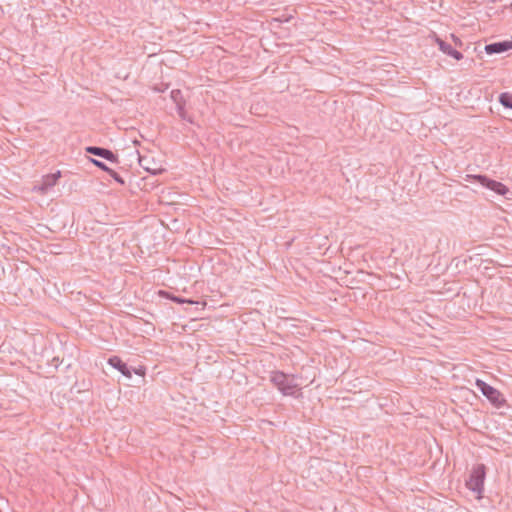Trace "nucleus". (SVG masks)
<instances>
[{"label":"nucleus","instance_id":"f257e3e1","mask_svg":"<svg viewBox=\"0 0 512 512\" xmlns=\"http://www.w3.org/2000/svg\"><path fill=\"white\" fill-rule=\"evenodd\" d=\"M270 381L285 396H295L296 392L299 390V386L295 382V376L288 375L282 371H272Z\"/></svg>","mask_w":512,"mask_h":512},{"label":"nucleus","instance_id":"f03ea898","mask_svg":"<svg viewBox=\"0 0 512 512\" xmlns=\"http://www.w3.org/2000/svg\"><path fill=\"white\" fill-rule=\"evenodd\" d=\"M485 477L486 466L484 464H477L472 468L469 479L466 481L467 488L477 493L478 498L481 497L484 491Z\"/></svg>","mask_w":512,"mask_h":512},{"label":"nucleus","instance_id":"7ed1b4c3","mask_svg":"<svg viewBox=\"0 0 512 512\" xmlns=\"http://www.w3.org/2000/svg\"><path fill=\"white\" fill-rule=\"evenodd\" d=\"M465 180L467 181H477L478 183H480L482 186L494 191L495 193L499 194V195H502V196H506L508 193H509V188L504 185L503 183L501 182H498L496 180H493V179H490L489 177H487L486 175H472V174H467L466 177H465Z\"/></svg>","mask_w":512,"mask_h":512},{"label":"nucleus","instance_id":"20e7f679","mask_svg":"<svg viewBox=\"0 0 512 512\" xmlns=\"http://www.w3.org/2000/svg\"><path fill=\"white\" fill-rule=\"evenodd\" d=\"M476 387L493 405L500 407L505 402L503 395L497 389L487 384L485 381L477 379Z\"/></svg>","mask_w":512,"mask_h":512},{"label":"nucleus","instance_id":"39448f33","mask_svg":"<svg viewBox=\"0 0 512 512\" xmlns=\"http://www.w3.org/2000/svg\"><path fill=\"white\" fill-rule=\"evenodd\" d=\"M85 150L89 154L104 158L110 162H118L117 156L109 149L97 146H88Z\"/></svg>","mask_w":512,"mask_h":512},{"label":"nucleus","instance_id":"423d86ee","mask_svg":"<svg viewBox=\"0 0 512 512\" xmlns=\"http://www.w3.org/2000/svg\"><path fill=\"white\" fill-rule=\"evenodd\" d=\"M512 49V41L495 42L485 46L487 54H499Z\"/></svg>","mask_w":512,"mask_h":512},{"label":"nucleus","instance_id":"0eeeda50","mask_svg":"<svg viewBox=\"0 0 512 512\" xmlns=\"http://www.w3.org/2000/svg\"><path fill=\"white\" fill-rule=\"evenodd\" d=\"M108 363L118 371H120L127 378H131L132 372L131 369L124 363L120 357L112 356L108 359Z\"/></svg>","mask_w":512,"mask_h":512},{"label":"nucleus","instance_id":"6e6552de","mask_svg":"<svg viewBox=\"0 0 512 512\" xmlns=\"http://www.w3.org/2000/svg\"><path fill=\"white\" fill-rule=\"evenodd\" d=\"M440 50L444 54H446L458 61L463 59V54L461 52L457 51L456 49H453L452 46L446 42L440 44Z\"/></svg>","mask_w":512,"mask_h":512},{"label":"nucleus","instance_id":"1a4fd4ad","mask_svg":"<svg viewBox=\"0 0 512 512\" xmlns=\"http://www.w3.org/2000/svg\"><path fill=\"white\" fill-rule=\"evenodd\" d=\"M170 96H171V99L173 100V102L176 104V107L186 104V101L183 97L181 90H179V89L172 90Z\"/></svg>","mask_w":512,"mask_h":512},{"label":"nucleus","instance_id":"9d476101","mask_svg":"<svg viewBox=\"0 0 512 512\" xmlns=\"http://www.w3.org/2000/svg\"><path fill=\"white\" fill-rule=\"evenodd\" d=\"M500 103L506 107L512 109V94L505 92L499 96Z\"/></svg>","mask_w":512,"mask_h":512},{"label":"nucleus","instance_id":"9b49d317","mask_svg":"<svg viewBox=\"0 0 512 512\" xmlns=\"http://www.w3.org/2000/svg\"><path fill=\"white\" fill-rule=\"evenodd\" d=\"M177 108V113L179 115V117L182 119V120H185V121H188L190 123H193V119L192 117H190L186 110H185V105H181L179 107H176Z\"/></svg>","mask_w":512,"mask_h":512},{"label":"nucleus","instance_id":"f8f14e48","mask_svg":"<svg viewBox=\"0 0 512 512\" xmlns=\"http://www.w3.org/2000/svg\"><path fill=\"white\" fill-rule=\"evenodd\" d=\"M90 161L95 165L97 166L98 168H100L101 170H104L106 172H108L110 170V168L102 161H99V160H96V159H93V158H90Z\"/></svg>","mask_w":512,"mask_h":512},{"label":"nucleus","instance_id":"ddd939ff","mask_svg":"<svg viewBox=\"0 0 512 512\" xmlns=\"http://www.w3.org/2000/svg\"><path fill=\"white\" fill-rule=\"evenodd\" d=\"M107 173L118 183L124 184L123 178L116 171L110 169Z\"/></svg>","mask_w":512,"mask_h":512},{"label":"nucleus","instance_id":"4468645a","mask_svg":"<svg viewBox=\"0 0 512 512\" xmlns=\"http://www.w3.org/2000/svg\"><path fill=\"white\" fill-rule=\"evenodd\" d=\"M452 41L454 42L455 46L461 48L463 46V42L461 41V39L459 37H457L456 35L454 34H451L450 35Z\"/></svg>","mask_w":512,"mask_h":512},{"label":"nucleus","instance_id":"2eb2a0df","mask_svg":"<svg viewBox=\"0 0 512 512\" xmlns=\"http://www.w3.org/2000/svg\"><path fill=\"white\" fill-rule=\"evenodd\" d=\"M435 42L437 43L438 47L440 48L441 43H445L440 37H438L436 34L433 35Z\"/></svg>","mask_w":512,"mask_h":512},{"label":"nucleus","instance_id":"dca6fc26","mask_svg":"<svg viewBox=\"0 0 512 512\" xmlns=\"http://www.w3.org/2000/svg\"><path fill=\"white\" fill-rule=\"evenodd\" d=\"M173 300L177 303H185V302H188V303H193L192 301H189V300H184V299H181L179 297H174Z\"/></svg>","mask_w":512,"mask_h":512},{"label":"nucleus","instance_id":"f3484780","mask_svg":"<svg viewBox=\"0 0 512 512\" xmlns=\"http://www.w3.org/2000/svg\"><path fill=\"white\" fill-rule=\"evenodd\" d=\"M145 169H146L147 171L151 172L152 174H158V173H160V172L162 171V170H151V169H150V168H148V167H145Z\"/></svg>","mask_w":512,"mask_h":512},{"label":"nucleus","instance_id":"a211bd4d","mask_svg":"<svg viewBox=\"0 0 512 512\" xmlns=\"http://www.w3.org/2000/svg\"><path fill=\"white\" fill-rule=\"evenodd\" d=\"M51 177H52V178L54 179V181H55L58 177H60V172H57V174H54V175H52Z\"/></svg>","mask_w":512,"mask_h":512},{"label":"nucleus","instance_id":"6ab92c4d","mask_svg":"<svg viewBox=\"0 0 512 512\" xmlns=\"http://www.w3.org/2000/svg\"><path fill=\"white\" fill-rule=\"evenodd\" d=\"M134 372H135L136 374H139V375H144V371H143V370H141V369H140V370H134Z\"/></svg>","mask_w":512,"mask_h":512}]
</instances>
